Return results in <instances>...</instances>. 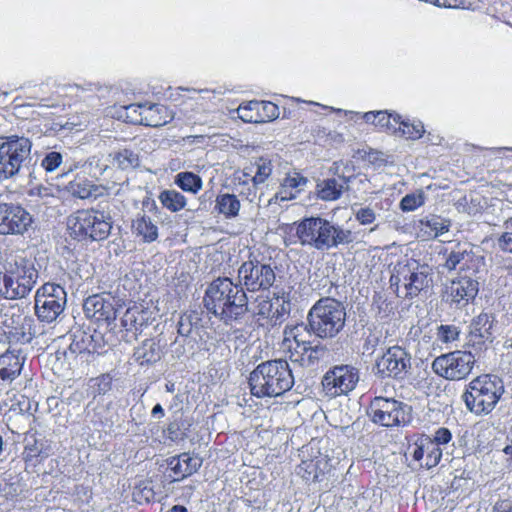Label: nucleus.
<instances>
[{"mask_svg":"<svg viewBox=\"0 0 512 512\" xmlns=\"http://www.w3.org/2000/svg\"><path fill=\"white\" fill-rule=\"evenodd\" d=\"M69 191L80 199L96 197L98 187L85 179H76L69 183Z\"/></svg>","mask_w":512,"mask_h":512,"instance_id":"e433bc0d","label":"nucleus"},{"mask_svg":"<svg viewBox=\"0 0 512 512\" xmlns=\"http://www.w3.org/2000/svg\"><path fill=\"white\" fill-rule=\"evenodd\" d=\"M344 163L342 161H336L332 164L329 171L334 175L337 176V178H340V176H346L344 169H342V166Z\"/></svg>","mask_w":512,"mask_h":512,"instance_id":"0e129e2a","label":"nucleus"},{"mask_svg":"<svg viewBox=\"0 0 512 512\" xmlns=\"http://www.w3.org/2000/svg\"><path fill=\"white\" fill-rule=\"evenodd\" d=\"M99 89V86L95 83H87L85 85H68L67 90L69 94L74 95L76 97H82L84 94L88 92H96Z\"/></svg>","mask_w":512,"mask_h":512,"instance_id":"bf43d9fd","label":"nucleus"},{"mask_svg":"<svg viewBox=\"0 0 512 512\" xmlns=\"http://www.w3.org/2000/svg\"><path fill=\"white\" fill-rule=\"evenodd\" d=\"M84 336L85 333L80 332L79 335H74V339L69 345L67 351L64 352L65 357L78 355L87 350V347L84 345Z\"/></svg>","mask_w":512,"mask_h":512,"instance_id":"5fc2aeb1","label":"nucleus"},{"mask_svg":"<svg viewBox=\"0 0 512 512\" xmlns=\"http://www.w3.org/2000/svg\"><path fill=\"white\" fill-rule=\"evenodd\" d=\"M123 109L125 115H122V117H125V121L144 125L143 110L146 109V104H131L123 107Z\"/></svg>","mask_w":512,"mask_h":512,"instance_id":"c03bdc74","label":"nucleus"},{"mask_svg":"<svg viewBox=\"0 0 512 512\" xmlns=\"http://www.w3.org/2000/svg\"><path fill=\"white\" fill-rule=\"evenodd\" d=\"M204 305L225 324L241 319L248 312V298L243 287L228 277H220L210 283Z\"/></svg>","mask_w":512,"mask_h":512,"instance_id":"f257e3e1","label":"nucleus"},{"mask_svg":"<svg viewBox=\"0 0 512 512\" xmlns=\"http://www.w3.org/2000/svg\"><path fill=\"white\" fill-rule=\"evenodd\" d=\"M296 236L302 245L316 250H330L353 241L351 230L321 217L304 218L296 227Z\"/></svg>","mask_w":512,"mask_h":512,"instance_id":"f03ea898","label":"nucleus"},{"mask_svg":"<svg viewBox=\"0 0 512 512\" xmlns=\"http://www.w3.org/2000/svg\"><path fill=\"white\" fill-rule=\"evenodd\" d=\"M293 385L292 370L283 359L263 362L249 376L251 394L259 398L281 396Z\"/></svg>","mask_w":512,"mask_h":512,"instance_id":"7ed1b4c3","label":"nucleus"},{"mask_svg":"<svg viewBox=\"0 0 512 512\" xmlns=\"http://www.w3.org/2000/svg\"><path fill=\"white\" fill-rule=\"evenodd\" d=\"M63 157L61 153L52 151L46 154L41 162V166L47 172H53L62 164Z\"/></svg>","mask_w":512,"mask_h":512,"instance_id":"603ef678","label":"nucleus"},{"mask_svg":"<svg viewBox=\"0 0 512 512\" xmlns=\"http://www.w3.org/2000/svg\"><path fill=\"white\" fill-rule=\"evenodd\" d=\"M33 223L32 216L20 205L0 203V234H24Z\"/></svg>","mask_w":512,"mask_h":512,"instance_id":"f3484780","label":"nucleus"},{"mask_svg":"<svg viewBox=\"0 0 512 512\" xmlns=\"http://www.w3.org/2000/svg\"><path fill=\"white\" fill-rule=\"evenodd\" d=\"M481 258L476 256L469 245H457L447 256L444 267L449 270H455L457 267L461 271H475Z\"/></svg>","mask_w":512,"mask_h":512,"instance_id":"412c9836","label":"nucleus"},{"mask_svg":"<svg viewBox=\"0 0 512 512\" xmlns=\"http://www.w3.org/2000/svg\"><path fill=\"white\" fill-rule=\"evenodd\" d=\"M194 320H198L192 313H184L178 321V333L182 336H189L192 332Z\"/></svg>","mask_w":512,"mask_h":512,"instance_id":"864d4df0","label":"nucleus"},{"mask_svg":"<svg viewBox=\"0 0 512 512\" xmlns=\"http://www.w3.org/2000/svg\"><path fill=\"white\" fill-rule=\"evenodd\" d=\"M499 247L506 252L512 253V233L511 232H505L502 234V236L499 238Z\"/></svg>","mask_w":512,"mask_h":512,"instance_id":"680f3d73","label":"nucleus"},{"mask_svg":"<svg viewBox=\"0 0 512 512\" xmlns=\"http://www.w3.org/2000/svg\"><path fill=\"white\" fill-rule=\"evenodd\" d=\"M478 293V282L470 277L451 281L446 288L447 301L457 308L466 306Z\"/></svg>","mask_w":512,"mask_h":512,"instance_id":"6ab92c4d","label":"nucleus"},{"mask_svg":"<svg viewBox=\"0 0 512 512\" xmlns=\"http://www.w3.org/2000/svg\"><path fill=\"white\" fill-rule=\"evenodd\" d=\"M132 233L144 243H152L158 238V227L147 215H138L132 221Z\"/></svg>","mask_w":512,"mask_h":512,"instance_id":"c85d7f7f","label":"nucleus"},{"mask_svg":"<svg viewBox=\"0 0 512 512\" xmlns=\"http://www.w3.org/2000/svg\"><path fill=\"white\" fill-rule=\"evenodd\" d=\"M350 179L351 176H340L320 180L316 185V194L323 201L338 200L349 189Z\"/></svg>","mask_w":512,"mask_h":512,"instance_id":"5701e85b","label":"nucleus"},{"mask_svg":"<svg viewBox=\"0 0 512 512\" xmlns=\"http://www.w3.org/2000/svg\"><path fill=\"white\" fill-rule=\"evenodd\" d=\"M238 277L248 291L266 290L275 281V273L270 265L252 261L240 266Z\"/></svg>","mask_w":512,"mask_h":512,"instance_id":"2eb2a0df","label":"nucleus"},{"mask_svg":"<svg viewBox=\"0 0 512 512\" xmlns=\"http://www.w3.org/2000/svg\"><path fill=\"white\" fill-rule=\"evenodd\" d=\"M309 331L321 339L334 338L343 329L346 311L341 302L334 298L319 299L308 315Z\"/></svg>","mask_w":512,"mask_h":512,"instance_id":"20e7f679","label":"nucleus"},{"mask_svg":"<svg viewBox=\"0 0 512 512\" xmlns=\"http://www.w3.org/2000/svg\"><path fill=\"white\" fill-rule=\"evenodd\" d=\"M424 204L423 192L411 193L404 196L400 202V208L404 212L414 211Z\"/></svg>","mask_w":512,"mask_h":512,"instance_id":"a18cd8bd","label":"nucleus"},{"mask_svg":"<svg viewBox=\"0 0 512 512\" xmlns=\"http://www.w3.org/2000/svg\"><path fill=\"white\" fill-rule=\"evenodd\" d=\"M43 454L47 456V453H45L43 450V444L38 443L37 440H34L33 444L27 443V445L25 446L23 457L26 461H31L34 458L42 456Z\"/></svg>","mask_w":512,"mask_h":512,"instance_id":"4d7b16f0","label":"nucleus"},{"mask_svg":"<svg viewBox=\"0 0 512 512\" xmlns=\"http://www.w3.org/2000/svg\"><path fill=\"white\" fill-rule=\"evenodd\" d=\"M493 319L488 313H481L475 317L470 325L471 335L483 340H488L491 336Z\"/></svg>","mask_w":512,"mask_h":512,"instance_id":"f704fd0d","label":"nucleus"},{"mask_svg":"<svg viewBox=\"0 0 512 512\" xmlns=\"http://www.w3.org/2000/svg\"><path fill=\"white\" fill-rule=\"evenodd\" d=\"M308 182V179L300 175L299 173H293L288 175L283 182V187L296 189L297 191L302 190Z\"/></svg>","mask_w":512,"mask_h":512,"instance_id":"6e6d98bb","label":"nucleus"},{"mask_svg":"<svg viewBox=\"0 0 512 512\" xmlns=\"http://www.w3.org/2000/svg\"><path fill=\"white\" fill-rule=\"evenodd\" d=\"M162 350L155 339H146L139 345L133 357L140 365L155 363L161 359Z\"/></svg>","mask_w":512,"mask_h":512,"instance_id":"c756f323","label":"nucleus"},{"mask_svg":"<svg viewBox=\"0 0 512 512\" xmlns=\"http://www.w3.org/2000/svg\"><path fill=\"white\" fill-rule=\"evenodd\" d=\"M66 305V292L54 283L41 286L35 295V314L41 322L52 323L63 314Z\"/></svg>","mask_w":512,"mask_h":512,"instance_id":"1a4fd4ad","label":"nucleus"},{"mask_svg":"<svg viewBox=\"0 0 512 512\" xmlns=\"http://www.w3.org/2000/svg\"><path fill=\"white\" fill-rule=\"evenodd\" d=\"M240 207V201L234 194H221L216 198L215 209L226 218L238 216Z\"/></svg>","mask_w":512,"mask_h":512,"instance_id":"72a5a7b5","label":"nucleus"},{"mask_svg":"<svg viewBox=\"0 0 512 512\" xmlns=\"http://www.w3.org/2000/svg\"><path fill=\"white\" fill-rule=\"evenodd\" d=\"M459 329L454 325H441L437 329V337L444 343L453 342L459 337Z\"/></svg>","mask_w":512,"mask_h":512,"instance_id":"3c124183","label":"nucleus"},{"mask_svg":"<svg viewBox=\"0 0 512 512\" xmlns=\"http://www.w3.org/2000/svg\"><path fill=\"white\" fill-rule=\"evenodd\" d=\"M449 226V220L437 215H430L419 221L420 232L427 238H435L447 232Z\"/></svg>","mask_w":512,"mask_h":512,"instance_id":"2f4dec72","label":"nucleus"},{"mask_svg":"<svg viewBox=\"0 0 512 512\" xmlns=\"http://www.w3.org/2000/svg\"><path fill=\"white\" fill-rule=\"evenodd\" d=\"M311 334L313 333L309 331L308 323L287 326L283 332L284 337L282 347L287 349L289 353H291V350L300 349V347H304L311 343V341L307 339Z\"/></svg>","mask_w":512,"mask_h":512,"instance_id":"393cba45","label":"nucleus"},{"mask_svg":"<svg viewBox=\"0 0 512 512\" xmlns=\"http://www.w3.org/2000/svg\"><path fill=\"white\" fill-rule=\"evenodd\" d=\"M12 329L10 334L16 338L17 341L28 343L35 335V320L32 316L22 313L13 314L11 317Z\"/></svg>","mask_w":512,"mask_h":512,"instance_id":"a878e982","label":"nucleus"},{"mask_svg":"<svg viewBox=\"0 0 512 512\" xmlns=\"http://www.w3.org/2000/svg\"><path fill=\"white\" fill-rule=\"evenodd\" d=\"M199 105L193 102H186L180 109V116L178 120H184L187 124L195 125L199 120L195 117L194 113L198 112Z\"/></svg>","mask_w":512,"mask_h":512,"instance_id":"09e8293b","label":"nucleus"},{"mask_svg":"<svg viewBox=\"0 0 512 512\" xmlns=\"http://www.w3.org/2000/svg\"><path fill=\"white\" fill-rule=\"evenodd\" d=\"M84 167L90 175L98 177L104 174L108 164L101 157L92 156L85 162Z\"/></svg>","mask_w":512,"mask_h":512,"instance_id":"49530a36","label":"nucleus"},{"mask_svg":"<svg viewBox=\"0 0 512 512\" xmlns=\"http://www.w3.org/2000/svg\"><path fill=\"white\" fill-rule=\"evenodd\" d=\"M354 216L361 225L373 224L377 218L375 210L369 206L354 209Z\"/></svg>","mask_w":512,"mask_h":512,"instance_id":"8fccbe9b","label":"nucleus"},{"mask_svg":"<svg viewBox=\"0 0 512 512\" xmlns=\"http://www.w3.org/2000/svg\"><path fill=\"white\" fill-rule=\"evenodd\" d=\"M424 125L420 121L409 122L408 120L400 119L398 126V133L396 135L405 137L406 139L416 140L424 134Z\"/></svg>","mask_w":512,"mask_h":512,"instance_id":"58836bf2","label":"nucleus"},{"mask_svg":"<svg viewBox=\"0 0 512 512\" xmlns=\"http://www.w3.org/2000/svg\"><path fill=\"white\" fill-rule=\"evenodd\" d=\"M148 321L147 312L139 306L129 307L121 318V324L126 330L135 329L145 325Z\"/></svg>","mask_w":512,"mask_h":512,"instance_id":"473e14b6","label":"nucleus"},{"mask_svg":"<svg viewBox=\"0 0 512 512\" xmlns=\"http://www.w3.org/2000/svg\"><path fill=\"white\" fill-rule=\"evenodd\" d=\"M359 381L358 370L351 365H338L327 371L322 379L326 394L337 396L352 391Z\"/></svg>","mask_w":512,"mask_h":512,"instance_id":"4468645a","label":"nucleus"},{"mask_svg":"<svg viewBox=\"0 0 512 512\" xmlns=\"http://www.w3.org/2000/svg\"><path fill=\"white\" fill-rule=\"evenodd\" d=\"M451 438V432L447 428L442 427L435 432L434 439L422 437L413 446H410L409 449L416 461H421L424 453H427L426 462L423 465L430 469L435 467L442 457V450L439 448V445L447 444Z\"/></svg>","mask_w":512,"mask_h":512,"instance_id":"ddd939ff","label":"nucleus"},{"mask_svg":"<svg viewBox=\"0 0 512 512\" xmlns=\"http://www.w3.org/2000/svg\"><path fill=\"white\" fill-rule=\"evenodd\" d=\"M155 497L153 489L145 483H141L134 488L133 500L139 504L149 503Z\"/></svg>","mask_w":512,"mask_h":512,"instance_id":"de8ad7c7","label":"nucleus"},{"mask_svg":"<svg viewBox=\"0 0 512 512\" xmlns=\"http://www.w3.org/2000/svg\"><path fill=\"white\" fill-rule=\"evenodd\" d=\"M327 465V460L322 457L303 460L297 466L296 473L306 482H316L324 474Z\"/></svg>","mask_w":512,"mask_h":512,"instance_id":"cd10ccee","label":"nucleus"},{"mask_svg":"<svg viewBox=\"0 0 512 512\" xmlns=\"http://www.w3.org/2000/svg\"><path fill=\"white\" fill-rule=\"evenodd\" d=\"M31 148L32 143L26 137H0V181L13 179L29 171Z\"/></svg>","mask_w":512,"mask_h":512,"instance_id":"423d86ee","label":"nucleus"},{"mask_svg":"<svg viewBox=\"0 0 512 512\" xmlns=\"http://www.w3.org/2000/svg\"><path fill=\"white\" fill-rule=\"evenodd\" d=\"M205 140L204 135H189L182 138V142L188 143L190 145L193 144H202Z\"/></svg>","mask_w":512,"mask_h":512,"instance_id":"69168bd1","label":"nucleus"},{"mask_svg":"<svg viewBox=\"0 0 512 512\" xmlns=\"http://www.w3.org/2000/svg\"><path fill=\"white\" fill-rule=\"evenodd\" d=\"M144 125L150 127H160L166 125L175 118V114L168 107L161 104L146 105L143 110Z\"/></svg>","mask_w":512,"mask_h":512,"instance_id":"bb28decb","label":"nucleus"},{"mask_svg":"<svg viewBox=\"0 0 512 512\" xmlns=\"http://www.w3.org/2000/svg\"><path fill=\"white\" fill-rule=\"evenodd\" d=\"M255 174L251 181L253 186L257 188L260 184H263L272 173V163L270 160L259 158L254 164Z\"/></svg>","mask_w":512,"mask_h":512,"instance_id":"a19ab883","label":"nucleus"},{"mask_svg":"<svg viewBox=\"0 0 512 512\" xmlns=\"http://www.w3.org/2000/svg\"><path fill=\"white\" fill-rule=\"evenodd\" d=\"M93 381V388L99 395L107 393L112 387V377L109 374H102Z\"/></svg>","mask_w":512,"mask_h":512,"instance_id":"13d9d810","label":"nucleus"},{"mask_svg":"<svg viewBox=\"0 0 512 512\" xmlns=\"http://www.w3.org/2000/svg\"><path fill=\"white\" fill-rule=\"evenodd\" d=\"M493 512H512V503L508 500H500L495 503Z\"/></svg>","mask_w":512,"mask_h":512,"instance_id":"e2e57ef3","label":"nucleus"},{"mask_svg":"<svg viewBox=\"0 0 512 512\" xmlns=\"http://www.w3.org/2000/svg\"><path fill=\"white\" fill-rule=\"evenodd\" d=\"M274 308V304H273V300L272 301H267V300H264L263 302L260 303V309L258 311V314L260 315H270V312L273 310Z\"/></svg>","mask_w":512,"mask_h":512,"instance_id":"338daca9","label":"nucleus"},{"mask_svg":"<svg viewBox=\"0 0 512 512\" xmlns=\"http://www.w3.org/2000/svg\"><path fill=\"white\" fill-rule=\"evenodd\" d=\"M411 368V357L400 346H393L376 362V369L383 377L403 379Z\"/></svg>","mask_w":512,"mask_h":512,"instance_id":"dca6fc26","label":"nucleus"},{"mask_svg":"<svg viewBox=\"0 0 512 512\" xmlns=\"http://www.w3.org/2000/svg\"><path fill=\"white\" fill-rule=\"evenodd\" d=\"M371 420L384 427H394L410 422L411 407L393 398L375 397L369 406Z\"/></svg>","mask_w":512,"mask_h":512,"instance_id":"9d476101","label":"nucleus"},{"mask_svg":"<svg viewBox=\"0 0 512 512\" xmlns=\"http://www.w3.org/2000/svg\"><path fill=\"white\" fill-rule=\"evenodd\" d=\"M475 364L471 352L456 350L436 357L432 362V370L440 377L450 381L466 379Z\"/></svg>","mask_w":512,"mask_h":512,"instance_id":"f8f14e48","label":"nucleus"},{"mask_svg":"<svg viewBox=\"0 0 512 512\" xmlns=\"http://www.w3.org/2000/svg\"><path fill=\"white\" fill-rule=\"evenodd\" d=\"M401 116L398 114L387 113L386 111H379L377 127L381 130L391 133H398V126L400 123Z\"/></svg>","mask_w":512,"mask_h":512,"instance_id":"79ce46f5","label":"nucleus"},{"mask_svg":"<svg viewBox=\"0 0 512 512\" xmlns=\"http://www.w3.org/2000/svg\"><path fill=\"white\" fill-rule=\"evenodd\" d=\"M392 285L403 283L407 296H417L432 283V269L427 264H420L410 260L405 264H398L390 279Z\"/></svg>","mask_w":512,"mask_h":512,"instance_id":"9b49d317","label":"nucleus"},{"mask_svg":"<svg viewBox=\"0 0 512 512\" xmlns=\"http://www.w3.org/2000/svg\"><path fill=\"white\" fill-rule=\"evenodd\" d=\"M274 310L270 315L271 319L274 320L275 323L281 322L285 315H288L291 310L290 301L283 295L277 296L273 299Z\"/></svg>","mask_w":512,"mask_h":512,"instance_id":"37998d69","label":"nucleus"},{"mask_svg":"<svg viewBox=\"0 0 512 512\" xmlns=\"http://www.w3.org/2000/svg\"><path fill=\"white\" fill-rule=\"evenodd\" d=\"M70 236L79 241L106 239L112 225L104 212L94 209L78 210L67 218Z\"/></svg>","mask_w":512,"mask_h":512,"instance_id":"6e6552de","label":"nucleus"},{"mask_svg":"<svg viewBox=\"0 0 512 512\" xmlns=\"http://www.w3.org/2000/svg\"><path fill=\"white\" fill-rule=\"evenodd\" d=\"M113 160L122 170L133 169L139 165V157L129 149H123L113 154Z\"/></svg>","mask_w":512,"mask_h":512,"instance_id":"ea45409f","label":"nucleus"},{"mask_svg":"<svg viewBox=\"0 0 512 512\" xmlns=\"http://www.w3.org/2000/svg\"><path fill=\"white\" fill-rule=\"evenodd\" d=\"M328 355V349L325 345L309 343L297 350H291L289 358L292 362L298 363L302 367H315L320 361Z\"/></svg>","mask_w":512,"mask_h":512,"instance_id":"4be33fe9","label":"nucleus"},{"mask_svg":"<svg viewBox=\"0 0 512 512\" xmlns=\"http://www.w3.org/2000/svg\"><path fill=\"white\" fill-rule=\"evenodd\" d=\"M327 140L330 141V143L340 144L344 141V137L341 133L330 131L327 134Z\"/></svg>","mask_w":512,"mask_h":512,"instance_id":"774afa93","label":"nucleus"},{"mask_svg":"<svg viewBox=\"0 0 512 512\" xmlns=\"http://www.w3.org/2000/svg\"><path fill=\"white\" fill-rule=\"evenodd\" d=\"M504 393L503 382L496 376L483 374L469 382L462 399L466 408L475 415H487Z\"/></svg>","mask_w":512,"mask_h":512,"instance_id":"39448f33","label":"nucleus"},{"mask_svg":"<svg viewBox=\"0 0 512 512\" xmlns=\"http://www.w3.org/2000/svg\"><path fill=\"white\" fill-rule=\"evenodd\" d=\"M201 464L202 460L199 457H191L186 453L170 463L172 471L178 476L177 480L192 475L201 467Z\"/></svg>","mask_w":512,"mask_h":512,"instance_id":"7c9ffc66","label":"nucleus"},{"mask_svg":"<svg viewBox=\"0 0 512 512\" xmlns=\"http://www.w3.org/2000/svg\"><path fill=\"white\" fill-rule=\"evenodd\" d=\"M175 183L184 191L197 193L202 187L200 176L192 172H181L176 176Z\"/></svg>","mask_w":512,"mask_h":512,"instance_id":"4c0bfd02","label":"nucleus"},{"mask_svg":"<svg viewBox=\"0 0 512 512\" xmlns=\"http://www.w3.org/2000/svg\"><path fill=\"white\" fill-rule=\"evenodd\" d=\"M23 359L12 351L0 355V386L11 384L21 373Z\"/></svg>","mask_w":512,"mask_h":512,"instance_id":"b1692460","label":"nucleus"},{"mask_svg":"<svg viewBox=\"0 0 512 512\" xmlns=\"http://www.w3.org/2000/svg\"><path fill=\"white\" fill-rule=\"evenodd\" d=\"M159 200L165 208L172 212H178L186 205V198L184 195L175 190H165L161 192Z\"/></svg>","mask_w":512,"mask_h":512,"instance_id":"c9c22d12","label":"nucleus"},{"mask_svg":"<svg viewBox=\"0 0 512 512\" xmlns=\"http://www.w3.org/2000/svg\"><path fill=\"white\" fill-rule=\"evenodd\" d=\"M237 115L246 123H265L279 117V108L270 101H250L238 107Z\"/></svg>","mask_w":512,"mask_h":512,"instance_id":"a211bd4d","label":"nucleus"},{"mask_svg":"<svg viewBox=\"0 0 512 512\" xmlns=\"http://www.w3.org/2000/svg\"><path fill=\"white\" fill-rule=\"evenodd\" d=\"M83 309L88 318L95 319L96 321H106L109 323L115 320L117 316V310L110 299H106L98 294L88 297L83 304Z\"/></svg>","mask_w":512,"mask_h":512,"instance_id":"aec40b11","label":"nucleus"},{"mask_svg":"<svg viewBox=\"0 0 512 512\" xmlns=\"http://www.w3.org/2000/svg\"><path fill=\"white\" fill-rule=\"evenodd\" d=\"M470 6L471 3L465 0H439L437 7L452 9H469Z\"/></svg>","mask_w":512,"mask_h":512,"instance_id":"052dcab7","label":"nucleus"},{"mask_svg":"<svg viewBox=\"0 0 512 512\" xmlns=\"http://www.w3.org/2000/svg\"><path fill=\"white\" fill-rule=\"evenodd\" d=\"M38 279L34 264L21 258L9 263L4 272H0V297L7 300L25 298Z\"/></svg>","mask_w":512,"mask_h":512,"instance_id":"0eeeda50","label":"nucleus"}]
</instances>
